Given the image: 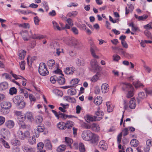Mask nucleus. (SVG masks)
Segmentation results:
<instances>
[{"mask_svg": "<svg viewBox=\"0 0 152 152\" xmlns=\"http://www.w3.org/2000/svg\"><path fill=\"white\" fill-rule=\"evenodd\" d=\"M133 96V90L128 91L126 95V97L127 98H130Z\"/></svg>", "mask_w": 152, "mask_h": 152, "instance_id": "nucleus-62", "label": "nucleus"}, {"mask_svg": "<svg viewBox=\"0 0 152 152\" xmlns=\"http://www.w3.org/2000/svg\"><path fill=\"white\" fill-rule=\"evenodd\" d=\"M95 118L97 121L101 120L103 117L104 113L101 111H98L96 112Z\"/></svg>", "mask_w": 152, "mask_h": 152, "instance_id": "nucleus-20", "label": "nucleus"}, {"mask_svg": "<svg viewBox=\"0 0 152 152\" xmlns=\"http://www.w3.org/2000/svg\"><path fill=\"white\" fill-rule=\"evenodd\" d=\"M8 85L7 83L3 82L0 83V91L5 90L8 88Z\"/></svg>", "mask_w": 152, "mask_h": 152, "instance_id": "nucleus-25", "label": "nucleus"}, {"mask_svg": "<svg viewBox=\"0 0 152 152\" xmlns=\"http://www.w3.org/2000/svg\"><path fill=\"white\" fill-rule=\"evenodd\" d=\"M31 134L28 131H26L24 133L20 130H19L17 132V136L21 140H24L26 138L30 136Z\"/></svg>", "mask_w": 152, "mask_h": 152, "instance_id": "nucleus-3", "label": "nucleus"}, {"mask_svg": "<svg viewBox=\"0 0 152 152\" xmlns=\"http://www.w3.org/2000/svg\"><path fill=\"white\" fill-rule=\"evenodd\" d=\"M20 34L22 36L23 40L25 41H27L32 35V31H31L29 33H28L26 30L20 32Z\"/></svg>", "mask_w": 152, "mask_h": 152, "instance_id": "nucleus-5", "label": "nucleus"}, {"mask_svg": "<svg viewBox=\"0 0 152 152\" xmlns=\"http://www.w3.org/2000/svg\"><path fill=\"white\" fill-rule=\"evenodd\" d=\"M135 17L137 19L139 20H144L148 17V16L145 15H143L142 16H139L135 14Z\"/></svg>", "mask_w": 152, "mask_h": 152, "instance_id": "nucleus-36", "label": "nucleus"}, {"mask_svg": "<svg viewBox=\"0 0 152 152\" xmlns=\"http://www.w3.org/2000/svg\"><path fill=\"white\" fill-rule=\"evenodd\" d=\"M99 148L102 149L104 151L107 150L108 148L107 144L104 140H102L100 142L99 145Z\"/></svg>", "mask_w": 152, "mask_h": 152, "instance_id": "nucleus-15", "label": "nucleus"}, {"mask_svg": "<svg viewBox=\"0 0 152 152\" xmlns=\"http://www.w3.org/2000/svg\"><path fill=\"white\" fill-rule=\"evenodd\" d=\"M66 146L64 145H61L59 146L57 148V152H64L66 149Z\"/></svg>", "mask_w": 152, "mask_h": 152, "instance_id": "nucleus-35", "label": "nucleus"}, {"mask_svg": "<svg viewBox=\"0 0 152 152\" xmlns=\"http://www.w3.org/2000/svg\"><path fill=\"white\" fill-rule=\"evenodd\" d=\"M90 125L86 123L83 122L81 124V126L83 128L86 129H90Z\"/></svg>", "mask_w": 152, "mask_h": 152, "instance_id": "nucleus-49", "label": "nucleus"}, {"mask_svg": "<svg viewBox=\"0 0 152 152\" xmlns=\"http://www.w3.org/2000/svg\"><path fill=\"white\" fill-rule=\"evenodd\" d=\"M18 12L20 14L27 15L30 14L36 15V13L28 10H19Z\"/></svg>", "mask_w": 152, "mask_h": 152, "instance_id": "nucleus-28", "label": "nucleus"}, {"mask_svg": "<svg viewBox=\"0 0 152 152\" xmlns=\"http://www.w3.org/2000/svg\"><path fill=\"white\" fill-rule=\"evenodd\" d=\"M113 60L115 61H118L121 58L120 57L119 55L117 54L113 55Z\"/></svg>", "mask_w": 152, "mask_h": 152, "instance_id": "nucleus-61", "label": "nucleus"}, {"mask_svg": "<svg viewBox=\"0 0 152 152\" xmlns=\"http://www.w3.org/2000/svg\"><path fill=\"white\" fill-rule=\"evenodd\" d=\"M109 86L108 84L104 83H103L101 86L102 92L104 93H106L109 91Z\"/></svg>", "mask_w": 152, "mask_h": 152, "instance_id": "nucleus-23", "label": "nucleus"}, {"mask_svg": "<svg viewBox=\"0 0 152 152\" xmlns=\"http://www.w3.org/2000/svg\"><path fill=\"white\" fill-rule=\"evenodd\" d=\"M25 116L24 115H22L19 116V117H18V121L20 123L23 122L25 120Z\"/></svg>", "mask_w": 152, "mask_h": 152, "instance_id": "nucleus-52", "label": "nucleus"}, {"mask_svg": "<svg viewBox=\"0 0 152 152\" xmlns=\"http://www.w3.org/2000/svg\"><path fill=\"white\" fill-rule=\"evenodd\" d=\"M70 30L75 35H77L79 34L78 29L75 27H73L71 28Z\"/></svg>", "mask_w": 152, "mask_h": 152, "instance_id": "nucleus-48", "label": "nucleus"}, {"mask_svg": "<svg viewBox=\"0 0 152 152\" xmlns=\"http://www.w3.org/2000/svg\"><path fill=\"white\" fill-rule=\"evenodd\" d=\"M144 34L145 36L148 37V38L151 39L152 38V37L151 35V33L147 30H146L144 31Z\"/></svg>", "mask_w": 152, "mask_h": 152, "instance_id": "nucleus-57", "label": "nucleus"}, {"mask_svg": "<svg viewBox=\"0 0 152 152\" xmlns=\"http://www.w3.org/2000/svg\"><path fill=\"white\" fill-rule=\"evenodd\" d=\"M23 97L20 95H17L14 96L12 99L13 102L16 105L23 100Z\"/></svg>", "mask_w": 152, "mask_h": 152, "instance_id": "nucleus-11", "label": "nucleus"}, {"mask_svg": "<svg viewBox=\"0 0 152 152\" xmlns=\"http://www.w3.org/2000/svg\"><path fill=\"white\" fill-rule=\"evenodd\" d=\"M71 45L74 47H79L82 46V44L78 40L75 39H73L71 41Z\"/></svg>", "mask_w": 152, "mask_h": 152, "instance_id": "nucleus-17", "label": "nucleus"}, {"mask_svg": "<svg viewBox=\"0 0 152 152\" xmlns=\"http://www.w3.org/2000/svg\"><path fill=\"white\" fill-rule=\"evenodd\" d=\"M29 98L31 103L33 102H35L36 101V98L32 94H30L29 95Z\"/></svg>", "mask_w": 152, "mask_h": 152, "instance_id": "nucleus-64", "label": "nucleus"}, {"mask_svg": "<svg viewBox=\"0 0 152 152\" xmlns=\"http://www.w3.org/2000/svg\"><path fill=\"white\" fill-rule=\"evenodd\" d=\"M44 144L42 142H40L38 143L37 145V149L39 150H42V148L44 147Z\"/></svg>", "mask_w": 152, "mask_h": 152, "instance_id": "nucleus-58", "label": "nucleus"}, {"mask_svg": "<svg viewBox=\"0 0 152 152\" xmlns=\"http://www.w3.org/2000/svg\"><path fill=\"white\" fill-rule=\"evenodd\" d=\"M11 144L13 146H19L21 144L20 141L14 138L11 140Z\"/></svg>", "mask_w": 152, "mask_h": 152, "instance_id": "nucleus-24", "label": "nucleus"}, {"mask_svg": "<svg viewBox=\"0 0 152 152\" xmlns=\"http://www.w3.org/2000/svg\"><path fill=\"white\" fill-rule=\"evenodd\" d=\"M30 37H31L32 38L34 39H41L45 38L46 37V36L45 35H43L36 34H32V35H31Z\"/></svg>", "mask_w": 152, "mask_h": 152, "instance_id": "nucleus-22", "label": "nucleus"}, {"mask_svg": "<svg viewBox=\"0 0 152 152\" xmlns=\"http://www.w3.org/2000/svg\"><path fill=\"white\" fill-rule=\"evenodd\" d=\"M135 88L137 89L141 87H144V86L140 81H137L134 84Z\"/></svg>", "mask_w": 152, "mask_h": 152, "instance_id": "nucleus-38", "label": "nucleus"}, {"mask_svg": "<svg viewBox=\"0 0 152 152\" xmlns=\"http://www.w3.org/2000/svg\"><path fill=\"white\" fill-rule=\"evenodd\" d=\"M44 130V127L42 126H38L37 129H34V136L36 137H38L39 136V132H42Z\"/></svg>", "mask_w": 152, "mask_h": 152, "instance_id": "nucleus-10", "label": "nucleus"}, {"mask_svg": "<svg viewBox=\"0 0 152 152\" xmlns=\"http://www.w3.org/2000/svg\"><path fill=\"white\" fill-rule=\"evenodd\" d=\"M99 50L96 47V46L94 44H91L90 45V51L92 56L94 58L99 59V56L96 55V51H98Z\"/></svg>", "mask_w": 152, "mask_h": 152, "instance_id": "nucleus-4", "label": "nucleus"}, {"mask_svg": "<svg viewBox=\"0 0 152 152\" xmlns=\"http://www.w3.org/2000/svg\"><path fill=\"white\" fill-rule=\"evenodd\" d=\"M45 146L46 147V149L51 150L52 149V144L50 141L48 140H47L45 141Z\"/></svg>", "mask_w": 152, "mask_h": 152, "instance_id": "nucleus-29", "label": "nucleus"}, {"mask_svg": "<svg viewBox=\"0 0 152 152\" xmlns=\"http://www.w3.org/2000/svg\"><path fill=\"white\" fill-rule=\"evenodd\" d=\"M54 92L58 96H61L63 95L62 92L58 89L54 90Z\"/></svg>", "mask_w": 152, "mask_h": 152, "instance_id": "nucleus-63", "label": "nucleus"}, {"mask_svg": "<svg viewBox=\"0 0 152 152\" xmlns=\"http://www.w3.org/2000/svg\"><path fill=\"white\" fill-rule=\"evenodd\" d=\"M47 64L49 68L50 69H53L55 67L56 68L58 66L57 64L55 63L54 60L52 59L48 61Z\"/></svg>", "mask_w": 152, "mask_h": 152, "instance_id": "nucleus-13", "label": "nucleus"}, {"mask_svg": "<svg viewBox=\"0 0 152 152\" xmlns=\"http://www.w3.org/2000/svg\"><path fill=\"white\" fill-rule=\"evenodd\" d=\"M23 150L26 152H32L33 149L32 148L29 147L26 145H24L22 147Z\"/></svg>", "mask_w": 152, "mask_h": 152, "instance_id": "nucleus-31", "label": "nucleus"}, {"mask_svg": "<svg viewBox=\"0 0 152 152\" xmlns=\"http://www.w3.org/2000/svg\"><path fill=\"white\" fill-rule=\"evenodd\" d=\"M53 27L55 30H58V31H61L64 29L65 28L69 29H70V26H69L67 24H66L64 27H60L59 26L58 24L55 21L52 22Z\"/></svg>", "mask_w": 152, "mask_h": 152, "instance_id": "nucleus-7", "label": "nucleus"}, {"mask_svg": "<svg viewBox=\"0 0 152 152\" xmlns=\"http://www.w3.org/2000/svg\"><path fill=\"white\" fill-rule=\"evenodd\" d=\"M139 28L136 26L134 25V34H136L137 33L140 31Z\"/></svg>", "mask_w": 152, "mask_h": 152, "instance_id": "nucleus-55", "label": "nucleus"}, {"mask_svg": "<svg viewBox=\"0 0 152 152\" xmlns=\"http://www.w3.org/2000/svg\"><path fill=\"white\" fill-rule=\"evenodd\" d=\"M91 129L95 132H98L100 130L99 125L96 123H93L90 125Z\"/></svg>", "mask_w": 152, "mask_h": 152, "instance_id": "nucleus-21", "label": "nucleus"}, {"mask_svg": "<svg viewBox=\"0 0 152 152\" xmlns=\"http://www.w3.org/2000/svg\"><path fill=\"white\" fill-rule=\"evenodd\" d=\"M144 90L146 93V96H147L148 95H152V88L149 89L145 88L144 89Z\"/></svg>", "mask_w": 152, "mask_h": 152, "instance_id": "nucleus-54", "label": "nucleus"}, {"mask_svg": "<svg viewBox=\"0 0 152 152\" xmlns=\"http://www.w3.org/2000/svg\"><path fill=\"white\" fill-rule=\"evenodd\" d=\"M77 13L78 12L77 11H73L72 12L68 13L67 16L69 17H73L77 15Z\"/></svg>", "mask_w": 152, "mask_h": 152, "instance_id": "nucleus-44", "label": "nucleus"}, {"mask_svg": "<svg viewBox=\"0 0 152 152\" xmlns=\"http://www.w3.org/2000/svg\"><path fill=\"white\" fill-rule=\"evenodd\" d=\"M65 140L66 143L69 146H70L71 144L72 143L73 140L69 137H65Z\"/></svg>", "mask_w": 152, "mask_h": 152, "instance_id": "nucleus-41", "label": "nucleus"}, {"mask_svg": "<svg viewBox=\"0 0 152 152\" xmlns=\"http://www.w3.org/2000/svg\"><path fill=\"white\" fill-rule=\"evenodd\" d=\"M85 120L88 122L90 121L93 122L97 121L95 116H93L90 115H87L85 117Z\"/></svg>", "mask_w": 152, "mask_h": 152, "instance_id": "nucleus-19", "label": "nucleus"}, {"mask_svg": "<svg viewBox=\"0 0 152 152\" xmlns=\"http://www.w3.org/2000/svg\"><path fill=\"white\" fill-rule=\"evenodd\" d=\"M9 91V93L11 95L16 94L17 92L16 89L14 87L10 88Z\"/></svg>", "mask_w": 152, "mask_h": 152, "instance_id": "nucleus-46", "label": "nucleus"}, {"mask_svg": "<svg viewBox=\"0 0 152 152\" xmlns=\"http://www.w3.org/2000/svg\"><path fill=\"white\" fill-rule=\"evenodd\" d=\"M91 69L94 72L99 71L102 70V68L99 66L96 59H92L90 62Z\"/></svg>", "mask_w": 152, "mask_h": 152, "instance_id": "nucleus-2", "label": "nucleus"}, {"mask_svg": "<svg viewBox=\"0 0 152 152\" xmlns=\"http://www.w3.org/2000/svg\"><path fill=\"white\" fill-rule=\"evenodd\" d=\"M121 85L122 86V89L123 91H129L133 90V86L130 83H121Z\"/></svg>", "mask_w": 152, "mask_h": 152, "instance_id": "nucleus-8", "label": "nucleus"}, {"mask_svg": "<svg viewBox=\"0 0 152 152\" xmlns=\"http://www.w3.org/2000/svg\"><path fill=\"white\" fill-rule=\"evenodd\" d=\"M51 46L52 48H54V49H56L58 48V44L57 43L54 42L52 43L51 44Z\"/></svg>", "mask_w": 152, "mask_h": 152, "instance_id": "nucleus-60", "label": "nucleus"}, {"mask_svg": "<svg viewBox=\"0 0 152 152\" xmlns=\"http://www.w3.org/2000/svg\"><path fill=\"white\" fill-rule=\"evenodd\" d=\"M75 71V69L73 67H67L64 70V73L67 75H72Z\"/></svg>", "mask_w": 152, "mask_h": 152, "instance_id": "nucleus-9", "label": "nucleus"}, {"mask_svg": "<svg viewBox=\"0 0 152 152\" xmlns=\"http://www.w3.org/2000/svg\"><path fill=\"white\" fill-rule=\"evenodd\" d=\"M74 125V123L71 121H67L65 123V129L66 128L68 129H70Z\"/></svg>", "mask_w": 152, "mask_h": 152, "instance_id": "nucleus-30", "label": "nucleus"}, {"mask_svg": "<svg viewBox=\"0 0 152 152\" xmlns=\"http://www.w3.org/2000/svg\"><path fill=\"white\" fill-rule=\"evenodd\" d=\"M101 76V73L99 72H97L91 79V81L93 83L97 82Z\"/></svg>", "mask_w": 152, "mask_h": 152, "instance_id": "nucleus-18", "label": "nucleus"}, {"mask_svg": "<svg viewBox=\"0 0 152 152\" xmlns=\"http://www.w3.org/2000/svg\"><path fill=\"white\" fill-rule=\"evenodd\" d=\"M78 27L82 30H84L86 29V26L85 24L79 23V26Z\"/></svg>", "mask_w": 152, "mask_h": 152, "instance_id": "nucleus-56", "label": "nucleus"}, {"mask_svg": "<svg viewBox=\"0 0 152 152\" xmlns=\"http://www.w3.org/2000/svg\"><path fill=\"white\" fill-rule=\"evenodd\" d=\"M63 19L65 20H66V22L68 23L69 25V26H72L74 25L72 19L70 18H66L64 16L63 17Z\"/></svg>", "mask_w": 152, "mask_h": 152, "instance_id": "nucleus-34", "label": "nucleus"}, {"mask_svg": "<svg viewBox=\"0 0 152 152\" xmlns=\"http://www.w3.org/2000/svg\"><path fill=\"white\" fill-rule=\"evenodd\" d=\"M25 118H26L28 119L31 121L33 119V116L32 113L30 112H27L25 115Z\"/></svg>", "mask_w": 152, "mask_h": 152, "instance_id": "nucleus-43", "label": "nucleus"}, {"mask_svg": "<svg viewBox=\"0 0 152 152\" xmlns=\"http://www.w3.org/2000/svg\"><path fill=\"white\" fill-rule=\"evenodd\" d=\"M57 128L62 130H65V123L63 122L58 123L57 125Z\"/></svg>", "mask_w": 152, "mask_h": 152, "instance_id": "nucleus-33", "label": "nucleus"}, {"mask_svg": "<svg viewBox=\"0 0 152 152\" xmlns=\"http://www.w3.org/2000/svg\"><path fill=\"white\" fill-rule=\"evenodd\" d=\"M90 138L89 141L92 143H95L98 142L99 140V136L93 133H92V135L91 136Z\"/></svg>", "mask_w": 152, "mask_h": 152, "instance_id": "nucleus-12", "label": "nucleus"}, {"mask_svg": "<svg viewBox=\"0 0 152 152\" xmlns=\"http://www.w3.org/2000/svg\"><path fill=\"white\" fill-rule=\"evenodd\" d=\"M39 72L42 76H45L48 75L49 72L47 70L46 66L44 63H41L39 64Z\"/></svg>", "mask_w": 152, "mask_h": 152, "instance_id": "nucleus-1", "label": "nucleus"}, {"mask_svg": "<svg viewBox=\"0 0 152 152\" xmlns=\"http://www.w3.org/2000/svg\"><path fill=\"white\" fill-rule=\"evenodd\" d=\"M28 138L29 139L28 140V141L30 144H34L36 143V140L34 137L33 136H32L31 137H30V136Z\"/></svg>", "mask_w": 152, "mask_h": 152, "instance_id": "nucleus-39", "label": "nucleus"}, {"mask_svg": "<svg viewBox=\"0 0 152 152\" xmlns=\"http://www.w3.org/2000/svg\"><path fill=\"white\" fill-rule=\"evenodd\" d=\"M79 81V79L77 78L72 79L70 82L71 86H73V87L75 85L77 84L78 83Z\"/></svg>", "mask_w": 152, "mask_h": 152, "instance_id": "nucleus-40", "label": "nucleus"}, {"mask_svg": "<svg viewBox=\"0 0 152 152\" xmlns=\"http://www.w3.org/2000/svg\"><path fill=\"white\" fill-rule=\"evenodd\" d=\"M58 77L56 75H54L51 77L50 78L51 82L53 83H55L56 81H57Z\"/></svg>", "mask_w": 152, "mask_h": 152, "instance_id": "nucleus-50", "label": "nucleus"}, {"mask_svg": "<svg viewBox=\"0 0 152 152\" xmlns=\"http://www.w3.org/2000/svg\"><path fill=\"white\" fill-rule=\"evenodd\" d=\"M65 81V80L64 78L63 77H59V78H58V79H57V82L59 84L61 85L64 84Z\"/></svg>", "mask_w": 152, "mask_h": 152, "instance_id": "nucleus-45", "label": "nucleus"}, {"mask_svg": "<svg viewBox=\"0 0 152 152\" xmlns=\"http://www.w3.org/2000/svg\"><path fill=\"white\" fill-rule=\"evenodd\" d=\"M67 92L68 94L73 95H75L76 94V90L75 88H71L68 90Z\"/></svg>", "mask_w": 152, "mask_h": 152, "instance_id": "nucleus-42", "label": "nucleus"}, {"mask_svg": "<svg viewBox=\"0 0 152 152\" xmlns=\"http://www.w3.org/2000/svg\"><path fill=\"white\" fill-rule=\"evenodd\" d=\"M1 107L5 109H10L12 106L11 102L7 101H4L2 102L1 104Z\"/></svg>", "mask_w": 152, "mask_h": 152, "instance_id": "nucleus-14", "label": "nucleus"}, {"mask_svg": "<svg viewBox=\"0 0 152 152\" xmlns=\"http://www.w3.org/2000/svg\"><path fill=\"white\" fill-rule=\"evenodd\" d=\"M102 102V98L100 96H97L94 99V102L96 105H99Z\"/></svg>", "mask_w": 152, "mask_h": 152, "instance_id": "nucleus-32", "label": "nucleus"}, {"mask_svg": "<svg viewBox=\"0 0 152 152\" xmlns=\"http://www.w3.org/2000/svg\"><path fill=\"white\" fill-rule=\"evenodd\" d=\"M92 132L89 130L84 131L82 134V137L83 140L86 141H89L90 137L92 135Z\"/></svg>", "mask_w": 152, "mask_h": 152, "instance_id": "nucleus-6", "label": "nucleus"}, {"mask_svg": "<svg viewBox=\"0 0 152 152\" xmlns=\"http://www.w3.org/2000/svg\"><path fill=\"white\" fill-rule=\"evenodd\" d=\"M18 104L16 105V106L20 109H22L24 108L25 107L26 105L25 102L23 100Z\"/></svg>", "mask_w": 152, "mask_h": 152, "instance_id": "nucleus-37", "label": "nucleus"}, {"mask_svg": "<svg viewBox=\"0 0 152 152\" xmlns=\"http://www.w3.org/2000/svg\"><path fill=\"white\" fill-rule=\"evenodd\" d=\"M79 150L80 152H85V151L84 145L83 143H80Z\"/></svg>", "mask_w": 152, "mask_h": 152, "instance_id": "nucleus-53", "label": "nucleus"}, {"mask_svg": "<svg viewBox=\"0 0 152 152\" xmlns=\"http://www.w3.org/2000/svg\"><path fill=\"white\" fill-rule=\"evenodd\" d=\"M19 125H20V128H22L23 129H28L30 127V126L29 125H26L24 123H19Z\"/></svg>", "mask_w": 152, "mask_h": 152, "instance_id": "nucleus-47", "label": "nucleus"}, {"mask_svg": "<svg viewBox=\"0 0 152 152\" xmlns=\"http://www.w3.org/2000/svg\"><path fill=\"white\" fill-rule=\"evenodd\" d=\"M26 54V51L23 50H20L18 52V56H19V58L22 60L25 58V56Z\"/></svg>", "mask_w": 152, "mask_h": 152, "instance_id": "nucleus-26", "label": "nucleus"}, {"mask_svg": "<svg viewBox=\"0 0 152 152\" xmlns=\"http://www.w3.org/2000/svg\"><path fill=\"white\" fill-rule=\"evenodd\" d=\"M21 91V93H23V94L24 96L26 98H27L28 96V92L24 90L20 89Z\"/></svg>", "mask_w": 152, "mask_h": 152, "instance_id": "nucleus-59", "label": "nucleus"}, {"mask_svg": "<svg viewBox=\"0 0 152 152\" xmlns=\"http://www.w3.org/2000/svg\"><path fill=\"white\" fill-rule=\"evenodd\" d=\"M5 124L8 128L11 129L14 127L15 123L12 120H9L5 123Z\"/></svg>", "mask_w": 152, "mask_h": 152, "instance_id": "nucleus-27", "label": "nucleus"}, {"mask_svg": "<svg viewBox=\"0 0 152 152\" xmlns=\"http://www.w3.org/2000/svg\"><path fill=\"white\" fill-rule=\"evenodd\" d=\"M77 63L78 66H83L85 64L84 61L82 58L78 59L77 62Z\"/></svg>", "mask_w": 152, "mask_h": 152, "instance_id": "nucleus-51", "label": "nucleus"}, {"mask_svg": "<svg viewBox=\"0 0 152 152\" xmlns=\"http://www.w3.org/2000/svg\"><path fill=\"white\" fill-rule=\"evenodd\" d=\"M138 97L137 99L138 103L139 104L141 100H143L146 98V95L145 96L144 92H140L138 94Z\"/></svg>", "mask_w": 152, "mask_h": 152, "instance_id": "nucleus-16", "label": "nucleus"}]
</instances>
